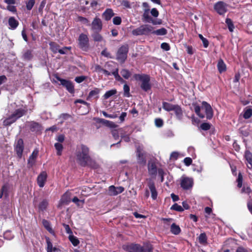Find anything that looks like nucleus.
I'll return each instance as SVG.
<instances>
[{"label":"nucleus","instance_id":"63","mask_svg":"<svg viewBox=\"0 0 252 252\" xmlns=\"http://www.w3.org/2000/svg\"><path fill=\"white\" fill-rule=\"evenodd\" d=\"M184 162L186 165L189 166L192 163V159L190 158H186L184 159Z\"/></svg>","mask_w":252,"mask_h":252},{"label":"nucleus","instance_id":"37","mask_svg":"<svg viewBox=\"0 0 252 252\" xmlns=\"http://www.w3.org/2000/svg\"><path fill=\"white\" fill-rule=\"evenodd\" d=\"M46 242L47 243V252H53L54 247L53 246L52 243L49 238L46 237Z\"/></svg>","mask_w":252,"mask_h":252},{"label":"nucleus","instance_id":"35","mask_svg":"<svg viewBox=\"0 0 252 252\" xmlns=\"http://www.w3.org/2000/svg\"><path fill=\"white\" fill-rule=\"evenodd\" d=\"M48 205V201L46 199L43 200L39 204V209L43 211L46 210Z\"/></svg>","mask_w":252,"mask_h":252},{"label":"nucleus","instance_id":"12","mask_svg":"<svg viewBox=\"0 0 252 252\" xmlns=\"http://www.w3.org/2000/svg\"><path fill=\"white\" fill-rule=\"evenodd\" d=\"M102 24L100 19L95 17L91 24V29L93 32H100L102 30Z\"/></svg>","mask_w":252,"mask_h":252},{"label":"nucleus","instance_id":"46","mask_svg":"<svg viewBox=\"0 0 252 252\" xmlns=\"http://www.w3.org/2000/svg\"><path fill=\"white\" fill-rule=\"evenodd\" d=\"M34 3H35L34 0H29L26 2L27 9L29 10H31L32 9V8L33 7V6L34 4Z\"/></svg>","mask_w":252,"mask_h":252},{"label":"nucleus","instance_id":"14","mask_svg":"<svg viewBox=\"0 0 252 252\" xmlns=\"http://www.w3.org/2000/svg\"><path fill=\"white\" fill-rule=\"evenodd\" d=\"M124 188L122 187H116L111 186L109 187L107 194L110 196H115L123 192Z\"/></svg>","mask_w":252,"mask_h":252},{"label":"nucleus","instance_id":"10","mask_svg":"<svg viewBox=\"0 0 252 252\" xmlns=\"http://www.w3.org/2000/svg\"><path fill=\"white\" fill-rule=\"evenodd\" d=\"M214 9L218 13L223 15L227 11V5L224 2L220 1L215 4Z\"/></svg>","mask_w":252,"mask_h":252},{"label":"nucleus","instance_id":"27","mask_svg":"<svg viewBox=\"0 0 252 252\" xmlns=\"http://www.w3.org/2000/svg\"><path fill=\"white\" fill-rule=\"evenodd\" d=\"M217 67L220 73H222L226 70V65L222 59L218 61Z\"/></svg>","mask_w":252,"mask_h":252},{"label":"nucleus","instance_id":"11","mask_svg":"<svg viewBox=\"0 0 252 252\" xmlns=\"http://www.w3.org/2000/svg\"><path fill=\"white\" fill-rule=\"evenodd\" d=\"M122 248L123 250L127 252H139L140 245L138 244L130 243L124 245Z\"/></svg>","mask_w":252,"mask_h":252},{"label":"nucleus","instance_id":"54","mask_svg":"<svg viewBox=\"0 0 252 252\" xmlns=\"http://www.w3.org/2000/svg\"><path fill=\"white\" fill-rule=\"evenodd\" d=\"M210 127L211 125L208 123H204L200 125V128L204 130H209Z\"/></svg>","mask_w":252,"mask_h":252},{"label":"nucleus","instance_id":"20","mask_svg":"<svg viewBox=\"0 0 252 252\" xmlns=\"http://www.w3.org/2000/svg\"><path fill=\"white\" fill-rule=\"evenodd\" d=\"M139 252H153V248L150 243H144L143 246L140 245Z\"/></svg>","mask_w":252,"mask_h":252},{"label":"nucleus","instance_id":"47","mask_svg":"<svg viewBox=\"0 0 252 252\" xmlns=\"http://www.w3.org/2000/svg\"><path fill=\"white\" fill-rule=\"evenodd\" d=\"M225 22H226V23L227 24V25L228 26V28L229 29V30L230 32H232L233 31V29L234 28V26H233V24L232 23V22L231 20L230 19L227 18L226 19V20H225Z\"/></svg>","mask_w":252,"mask_h":252},{"label":"nucleus","instance_id":"23","mask_svg":"<svg viewBox=\"0 0 252 252\" xmlns=\"http://www.w3.org/2000/svg\"><path fill=\"white\" fill-rule=\"evenodd\" d=\"M173 111H174L177 119L179 120H181L183 118V111L181 107L178 105H176Z\"/></svg>","mask_w":252,"mask_h":252},{"label":"nucleus","instance_id":"39","mask_svg":"<svg viewBox=\"0 0 252 252\" xmlns=\"http://www.w3.org/2000/svg\"><path fill=\"white\" fill-rule=\"evenodd\" d=\"M69 240L74 246H77L79 245L80 242L77 238L74 235H69Z\"/></svg>","mask_w":252,"mask_h":252},{"label":"nucleus","instance_id":"4","mask_svg":"<svg viewBox=\"0 0 252 252\" xmlns=\"http://www.w3.org/2000/svg\"><path fill=\"white\" fill-rule=\"evenodd\" d=\"M153 27L149 25H142L139 27L133 30L132 33L134 35H148L152 33Z\"/></svg>","mask_w":252,"mask_h":252},{"label":"nucleus","instance_id":"61","mask_svg":"<svg viewBox=\"0 0 252 252\" xmlns=\"http://www.w3.org/2000/svg\"><path fill=\"white\" fill-rule=\"evenodd\" d=\"M113 64H114V63L112 62L107 63L105 65V67L110 71V72H111V74H112V71L115 69H112L111 68L113 66Z\"/></svg>","mask_w":252,"mask_h":252},{"label":"nucleus","instance_id":"42","mask_svg":"<svg viewBox=\"0 0 252 252\" xmlns=\"http://www.w3.org/2000/svg\"><path fill=\"white\" fill-rule=\"evenodd\" d=\"M124 95L126 97H129L130 96V88L127 84L124 85Z\"/></svg>","mask_w":252,"mask_h":252},{"label":"nucleus","instance_id":"45","mask_svg":"<svg viewBox=\"0 0 252 252\" xmlns=\"http://www.w3.org/2000/svg\"><path fill=\"white\" fill-rule=\"evenodd\" d=\"M171 209L178 212H182L184 211L183 207L177 203H175L171 207Z\"/></svg>","mask_w":252,"mask_h":252},{"label":"nucleus","instance_id":"55","mask_svg":"<svg viewBox=\"0 0 252 252\" xmlns=\"http://www.w3.org/2000/svg\"><path fill=\"white\" fill-rule=\"evenodd\" d=\"M237 182L238 185L237 186L238 188H241L242 186V183H243V176L240 173L238 174V177L237 178Z\"/></svg>","mask_w":252,"mask_h":252},{"label":"nucleus","instance_id":"18","mask_svg":"<svg viewBox=\"0 0 252 252\" xmlns=\"http://www.w3.org/2000/svg\"><path fill=\"white\" fill-rule=\"evenodd\" d=\"M143 17L146 22L148 23H151L153 25L160 24V22H157L155 20H153L149 16V11L148 9H144V13L143 14Z\"/></svg>","mask_w":252,"mask_h":252},{"label":"nucleus","instance_id":"26","mask_svg":"<svg viewBox=\"0 0 252 252\" xmlns=\"http://www.w3.org/2000/svg\"><path fill=\"white\" fill-rule=\"evenodd\" d=\"M148 172L151 175H156L157 173V169L155 163L148 164Z\"/></svg>","mask_w":252,"mask_h":252},{"label":"nucleus","instance_id":"44","mask_svg":"<svg viewBox=\"0 0 252 252\" xmlns=\"http://www.w3.org/2000/svg\"><path fill=\"white\" fill-rule=\"evenodd\" d=\"M199 242L201 244H204L207 242V237L205 233H201L198 238Z\"/></svg>","mask_w":252,"mask_h":252},{"label":"nucleus","instance_id":"62","mask_svg":"<svg viewBox=\"0 0 252 252\" xmlns=\"http://www.w3.org/2000/svg\"><path fill=\"white\" fill-rule=\"evenodd\" d=\"M151 13L152 15L155 17H158V16L159 15L158 11L155 8H153L151 9Z\"/></svg>","mask_w":252,"mask_h":252},{"label":"nucleus","instance_id":"57","mask_svg":"<svg viewBox=\"0 0 252 252\" xmlns=\"http://www.w3.org/2000/svg\"><path fill=\"white\" fill-rule=\"evenodd\" d=\"M163 121L161 119H156L155 120V125L157 127H161L163 126Z\"/></svg>","mask_w":252,"mask_h":252},{"label":"nucleus","instance_id":"9","mask_svg":"<svg viewBox=\"0 0 252 252\" xmlns=\"http://www.w3.org/2000/svg\"><path fill=\"white\" fill-rule=\"evenodd\" d=\"M193 184V180L192 178L182 177L181 179V186L185 189H188L192 188Z\"/></svg>","mask_w":252,"mask_h":252},{"label":"nucleus","instance_id":"13","mask_svg":"<svg viewBox=\"0 0 252 252\" xmlns=\"http://www.w3.org/2000/svg\"><path fill=\"white\" fill-rule=\"evenodd\" d=\"M202 108L204 109L206 118L210 120L213 116V112L211 105L206 101H203L202 103Z\"/></svg>","mask_w":252,"mask_h":252},{"label":"nucleus","instance_id":"41","mask_svg":"<svg viewBox=\"0 0 252 252\" xmlns=\"http://www.w3.org/2000/svg\"><path fill=\"white\" fill-rule=\"evenodd\" d=\"M49 45L51 50L53 53H56L58 52L59 46L55 42H51L50 43Z\"/></svg>","mask_w":252,"mask_h":252},{"label":"nucleus","instance_id":"28","mask_svg":"<svg viewBox=\"0 0 252 252\" xmlns=\"http://www.w3.org/2000/svg\"><path fill=\"white\" fill-rule=\"evenodd\" d=\"M114 13L111 9H107L103 14V16L104 17V19L106 21H108L111 19V18L113 16Z\"/></svg>","mask_w":252,"mask_h":252},{"label":"nucleus","instance_id":"6","mask_svg":"<svg viewBox=\"0 0 252 252\" xmlns=\"http://www.w3.org/2000/svg\"><path fill=\"white\" fill-rule=\"evenodd\" d=\"M128 47L127 45L122 46L117 53V60L121 63H124L127 58Z\"/></svg>","mask_w":252,"mask_h":252},{"label":"nucleus","instance_id":"59","mask_svg":"<svg viewBox=\"0 0 252 252\" xmlns=\"http://www.w3.org/2000/svg\"><path fill=\"white\" fill-rule=\"evenodd\" d=\"M158 174L159 176L160 177L161 182H162L163 181V180H164V171L162 169L159 168L158 170Z\"/></svg>","mask_w":252,"mask_h":252},{"label":"nucleus","instance_id":"48","mask_svg":"<svg viewBox=\"0 0 252 252\" xmlns=\"http://www.w3.org/2000/svg\"><path fill=\"white\" fill-rule=\"evenodd\" d=\"M32 57V52L31 51H27L23 55V58L27 60H31Z\"/></svg>","mask_w":252,"mask_h":252},{"label":"nucleus","instance_id":"25","mask_svg":"<svg viewBox=\"0 0 252 252\" xmlns=\"http://www.w3.org/2000/svg\"><path fill=\"white\" fill-rule=\"evenodd\" d=\"M8 24L10 26L11 30L15 29L18 26V22L13 17H11L8 20Z\"/></svg>","mask_w":252,"mask_h":252},{"label":"nucleus","instance_id":"21","mask_svg":"<svg viewBox=\"0 0 252 252\" xmlns=\"http://www.w3.org/2000/svg\"><path fill=\"white\" fill-rule=\"evenodd\" d=\"M100 90L98 88H95L93 90H92L89 94L87 98V100H90L92 98L97 99L98 98V94L100 93Z\"/></svg>","mask_w":252,"mask_h":252},{"label":"nucleus","instance_id":"8","mask_svg":"<svg viewBox=\"0 0 252 252\" xmlns=\"http://www.w3.org/2000/svg\"><path fill=\"white\" fill-rule=\"evenodd\" d=\"M143 147L138 146L136 148V156L137 162L139 164L145 165L146 162V160L145 154L143 152Z\"/></svg>","mask_w":252,"mask_h":252},{"label":"nucleus","instance_id":"33","mask_svg":"<svg viewBox=\"0 0 252 252\" xmlns=\"http://www.w3.org/2000/svg\"><path fill=\"white\" fill-rule=\"evenodd\" d=\"M167 31L166 29L162 28L156 31H153L152 33L157 35H164L166 34Z\"/></svg>","mask_w":252,"mask_h":252},{"label":"nucleus","instance_id":"64","mask_svg":"<svg viewBox=\"0 0 252 252\" xmlns=\"http://www.w3.org/2000/svg\"><path fill=\"white\" fill-rule=\"evenodd\" d=\"M236 252H248V250L247 249L240 246L237 248Z\"/></svg>","mask_w":252,"mask_h":252},{"label":"nucleus","instance_id":"5","mask_svg":"<svg viewBox=\"0 0 252 252\" xmlns=\"http://www.w3.org/2000/svg\"><path fill=\"white\" fill-rule=\"evenodd\" d=\"M54 81L57 83L58 81L60 82V85L63 86L71 94L74 93V88L73 83L69 80L62 79L57 75H55Z\"/></svg>","mask_w":252,"mask_h":252},{"label":"nucleus","instance_id":"58","mask_svg":"<svg viewBox=\"0 0 252 252\" xmlns=\"http://www.w3.org/2000/svg\"><path fill=\"white\" fill-rule=\"evenodd\" d=\"M93 68H94V71H95V72H96L97 73H100L101 72L102 70V68L101 67V66H100L98 64H95L94 67H93Z\"/></svg>","mask_w":252,"mask_h":252},{"label":"nucleus","instance_id":"60","mask_svg":"<svg viewBox=\"0 0 252 252\" xmlns=\"http://www.w3.org/2000/svg\"><path fill=\"white\" fill-rule=\"evenodd\" d=\"M161 48L165 51H169L170 49L169 45L165 42H163L161 44Z\"/></svg>","mask_w":252,"mask_h":252},{"label":"nucleus","instance_id":"19","mask_svg":"<svg viewBox=\"0 0 252 252\" xmlns=\"http://www.w3.org/2000/svg\"><path fill=\"white\" fill-rule=\"evenodd\" d=\"M38 154V150L35 149L32 153V155L30 156L28 159V165L32 167L35 162L36 158Z\"/></svg>","mask_w":252,"mask_h":252},{"label":"nucleus","instance_id":"16","mask_svg":"<svg viewBox=\"0 0 252 252\" xmlns=\"http://www.w3.org/2000/svg\"><path fill=\"white\" fill-rule=\"evenodd\" d=\"M148 187L151 191L152 199L156 200L157 198L158 192L154 182L152 180H150L148 183Z\"/></svg>","mask_w":252,"mask_h":252},{"label":"nucleus","instance_id":"53","mask_svg":"<svg viewBox=\"0 0 252 252\" xmlns=\"http://www.w3.org/2000/svg\"><path fill=\"white\" fill-rule=\"evenodd\" d=\"M72 201L76 204L78 206H80L84 204V200H79L77 197H74L72 199Z\"/></svg>","mask_w":252,"mask_h":252},{"label":"nucleus","instance_id":"2","mask_svg":"<svg viewBox=\"0 0 252 252\" xmlns=\"http://www.w3.org/2000/svg\"><path fill=\"white\" fill-rule=\"evenodd\" d=\"M133 77L135 80L141 81L140 87L143 90L147 92L151 89L150 77L149 75L145 74H135L133 75Z\"/></svg>","mask_w":252,"mask_h":252},{"label":"nucleus","instance_id":"36","mask_svg":"<svg viewBox=\"0 0 252 252\" xmlns=\"http://www.w3.org/2000/svg\"><path fill=\"white\" fill-rule=\"evenodd\" d=\"M252 116V109L246 108L244 110L243 117L245 119H248Z\"/></svg>","mask_w":252,"mask_h":252},{"label":"nucleus","instance_id":"3","mask_svg":"<svg viewBox=\"0 0 252 252\" xmlns=\"http://www.w3.org/2000/svg\"><path fill=\"white\" fill-rule=\"evenodd\" d=\"M26 111L23 109H18L16 110L10 116L5 119L3 122V125L8 126L14 123L18 119L21 118Z\"/></svg>","mask_w":252,"mask_h":252},{"label":"nucleus","instance_id":"49","mask_svg":"<svg viewBox=\"0 0 252 252\" xmlns=\"http://www.w3.org/2000/svg\"><path fill=\"white\" fill-rule=\"evenodd\" d=\"M200 39L202 40V43L203 44V46L205 48H207L209 45V42L208 40L204 38L203 35L201 34H199L198 35Z\"/></svg>","mask_w":252,"mask_h":252},{"label":"nucleus","instance_id":"40","mask_svg":"<svg viewBox=\"0 0 252 252\" xmlns=\"http://www.w3.org/2000/svg\"><path fill=\"white\" fill-rule=\"evenodd\" d=\"M121 74L123 77L126 79H128L131 76L130 72L126 69H123L121 71Z\"/></svg>","mask_w":252,"mask_h":252},{"label":"nucleus","instance_id":"7","mask_svg":"<svg viewBox=\"0 0 252 252\" xmlns=\"http://www.w3.org/2000/svg\"><path fill=\"white\" fill-rule=\"evenodd\" d=\"M78 46L83 51H87L89 47V38L86 34L81 33L78 38Z\"/></svg>","mask_w":252,"mask_h":252},{"label":"nucleus","instance_id":"31","mask_svg":"<svg viewBox=\"0 0 252 252\" xmlns=\"http://www.w3.org/2000/svg\"><path fill=\"white\" fill-rule=\"evenodd\" d=\"M176 105H174L168 102H163L162 103L163 108L167 111H171L174 110V107Z\"/></svg>","mask_w":252,"mask_h":252},{"label":"nucleus","instance_id":"15","mask_svg":"<svg viewBox=\"0 0 252 252\" xmlns=\"http://www.w3.org/2000/svg\"><path fill=\"white\" fill-rule=\"evenodd\" d=\"M15 149L18 157L21 158L24 149V143L22 139L17 140Z\"/></svg>","mask_w":252,"mask_h":252},{"label":"nucleus","instance_id":"30","mask_svg":"<svg viewBox=\"0 0 252 252\" xmlns=\"http://www.w3.org/2000/svg\"><path fill=\"white\" fill-rule=\"evenodd\" d=\"M119 69L118 68H115V70L112 71V74L114 75L115 79L120 82L121 83H124L125 80L119 75L118 73Z\"/></svg>","mask_w":252,"mask_h":252},{"label":"nucleus","instance_id":"24","mask_svg":"<svg viewBox=\"0 0 252 252\" xmlns=\"http://www.w3.org/2000/svg\"><path fill=\"white\" fill-rule=\"evenodd\" d=\"M99 122L110 128H115L117 126L114 122L103 119H99Z\"/></svg>","mask_w":252,"mask_h":252},{"label":"nucleus","instance_id":"52","mask_svg":"<svg viewBox=\"0 0 252 252\" xmlns=\"http://www.w3.org/2000/svg\"><path fill=\"white\" fill-rule=\"evenodd\" d=\"M120 3H121V4L125 8H131V6L129 3V2L127 0H121Z\"/></svg>","mask_w":252,"mask_h":252},{"label":"nucleus","instance_id":"32","mask_svg":"<svg viewBox=\"0 0 252 252\" xmlns=\"http://www.w3.org/2000/svg\"><path fill=\"white\" fill-rule=\"evenodd\" d=\"M100 32H94V33L92 34L94 41L100 42L103 41V37L99 33Z\"/></svg>","mask_w":252,"mask_h":252},{"label":"nucleus","instance_id":"38","mask_svg":"<svg viewBox=\"0 0 252 252\" xmlns=\"http://www.w3.org/2000/svg\"><path fill=\"white\" fill-rule=\"evenodd\" d=\"M54 146L56 150L57 151V155L61 156L62 155V151L63 149V146L62 144L59 142H57L55 144Z\"/></svg>","mask_w":252,"mask_h":252},{"label":"nucleus","instance_id":"34","mask_svg":"<svg viewBox=\"0 0 252 252\" xmlns=\"http://www.w3.org/2000/svg\"><path fill=\"white\" fill-rule=\"evenodd\" d=\"M117 90L116 89H112L109 90L105 93L103 95V98L105 99L109 98L111 96L115 95L117 94Z\"/></svg>","mask_w":252,"mask_h":252},{"label":"nucleus","instance_id":"29","mask_svg":"<svg viewBox=\"0 0 252 252\" xmlns=\"http://www.w3.org/2000/svg\"><path fill=\"white\" fill-rule=\"evenodd\" d=\"M170 231L172 234L178 235L180 233L181 229L179 225L173 223L171 225Z\"/></svg>","mask_w":252,"mask_h":252},{"label":"nucleus","instance_id":"51","mask_svg":"<svg viewBox=\"0 0 252 252\" xmlns=\"http://www.w3.org/2000/svg\"><path fill=\"white\" fill-rule=\"evenodd\" d=\"M8 186L6 185H3L0 189V191H1L3 193L4 196L5 197L8 196Z\"/></svg>","mask_w":252,"mask_h":252},{"label":"nucleus","instance_id":"50","mask_svg":"<svg viewBox=\"0 0 252 252\" xmlns=\"http://www.w3.org/2000/svg\"><path fill=\"white\" fill-rule=\"evenodd\" d=\"M245 157L247 162L252 160V153L249 151H246L245 153Z\"/></svg>","mask_w":252,"mask_h":252},{"label":"nucleus","instance_id":"17","mask_svg":"<svg viewBox=\"0 0 252 252\" xmlns=\"http://www.w3.org/2000/svg\"><path fill=\"white\" fill-rule=\"evenodd\" d=\"M47 175L46 172H42L37 177V184L39 187L42 188L44 187L45 183L46 181Z\"/></svg>","mask_w":252,"mask_h":252},{"label":"nucleus","instance_id":"22","mask_svg":"<svg viewBox=\"0 0 252 252\" xmlns=\"http://www.w3.org/2000/svg\"><path fill=\"white\" fill-rule=\"evenodd\" d=\"M29 126L31 130L33 132H38L41 130V126L38 123L31 122L30 123Z\"/></svg>","mask_w":252,"mask_h":252},{"label":"nucleus","instance_id":"43","mask_svg":"<svg viewBox=\"0 0 252 252\" xmlns=\"http://www.w3.org/2000/svg\"><path fill=\"white\" fill-rule=\"evenodd\" d=\"M201 107L199 105H195L194 106V111L195 113L200 118H204L205 116L204 114L200 113Z\"/></svg>","mask_w":252,"mask_h":252},{"label":"nucleus","instance_id":"1","mask_svg":"<svg viewBox=\"0 0 252 252\" xmlns=\"http://www.w3.org/2000/svg\"><path fill=\"white\" fill-rule=\"evenodd\" d=\"M75 155L78 163L82 166H86L91 160L89 148L83 144L77 147Z\"/></svg>","mask_w":252,"mask_h":252},{"label":"nucleus","instance_id":"56","mask_svg":"<svg viewBox=\"0 0 252 252\" xmlns=\"http://www.w3.org/2000/svg\"><path fill=\"white\" fill-rule=\"evenodd\" d=\"M121 22H122V20H121V17H118V16L115 17L113 19V23L114 25H119L121 24Z\"/></svg>","mask_w":252,"mask_h":252}]
</instances>
